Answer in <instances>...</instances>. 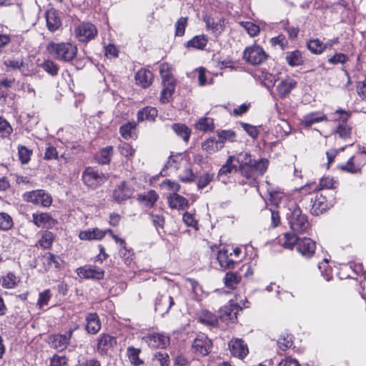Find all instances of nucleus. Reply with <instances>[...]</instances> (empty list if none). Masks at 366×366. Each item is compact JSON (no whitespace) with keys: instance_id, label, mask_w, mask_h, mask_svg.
<instances>
[{"instance_id":"61","label":"nucleus","mask_w":366,"mask_h":366,"mask_svg":"<svg viewBox=\"0 0 366 366\" xmlns=\"http://www.w3.org/2000/svg\"><path fill=\"white\" fill-rule=\"evenodd\" d=\"M318 267L325 280L330 281L332 279V269L328 266V259H325L319 264Z\"/></svg>"},{"instance_id":"27","label":"nucleus","mask_w":366,"mask_h":366,"mask_svg":"<svg viewBox=\"0 0 366 366\" xmlns=\"http://www.w3.org/2000/svg\"><path fill=\"white\" fill-rule=\"evenodd\" d=\"M45 17L47 27L51 31H56L61 24L56 11L53 9L46 12Z\"/></svg>"},{"instance_id":"46","label":"nucleus","mask_w":366,"mask_h":366,"mask_svg":"<svg viewBox=\"0 0 366 366\" xmlns=\"http://www.w3.org/2000/svg\"><path fill=\"white\" fill-rule=\"evenodd\" d=\"M136 123L135 122H128L127 124H123L119 128V132L122 137L128 139L132 137V133L136 129Z\"/></svg>"},{"instance_id":"43","label":"nucleus","mask_w":366,"mask_h":366,"mask_svg":"<svg viewBox=\"0 0 366 366\" xmlns=\"http://www.w3.org/2000/svg\"><path fill=\"white\" fill-rule=\"evenodd\" d=\"M172 129L177 136L181 137L184 142H188L191 134V130L184 124H174Z\"/></svg>"},{"instance_id":"48","label":"nucleus","mask_w":366,"mask_h":366,"mask_svg":"<svg viewBox=\"0 0 366 366\" xmlns=\"http://www.w3.org/2000/svg\"><path fill=\"white\" fill-rule=\"evenodd\" d=\"M14 225V222L11 216L6 212H0V229L7 231Z\"/></svg>"},{"instance_id":"17","label":"nucleus","mask_w":366,"mask_h":366,"mask_svg":"<svg viewBox=\"0 0 366 366\" xmlns=\"http://www.w3.org/2000/svg\"><path fill=\"white\" fill-rule=\"evenodd\" d=\"M133 189L126 182H122L113 192V197L118 202L129 199L133 194Z\"/></svg>"},{"instance_id":"20","label":"nucleus","mask_w":366,"mask_h":366,"mask_svg":"<svg viewBox=\"0 0 366 366\" xmlns=\"http://www.w3.org/2000/svg\"><path fill=\"white\" fill-rule=\"evenodd\" d=\"M4 64L8 70H19L25 76L29 74L28 65L24 63L22 57H11L7 59L4 60Z\"/></svg>"},{"instance_id":"34","label":"nucleus","mask_w":366,"mask_h":366,"mask_svg":"<svg viewBox=\"0 0 366 366\" xmlns=\"http://www.w3.org/2000/svg\"><path fill=\"white\" fill-rule=\"evenodd\" d=\"M217 258L219 265L224 269L233 268L234 266L235 262L229 257L228 251L226 249L219 251Z\"/></svg>"},{"instance_id":"18","label":"nucleus","mask_w":366,"mask_h":366,"mask_svg":"<svg viewBox=\"0 0 366 366\" xmlns=\"http://www.w3.org/2000/svg\"><path fill=\"white\" fill-rule=\"evenodd\" d=\"M174 304L173 298L167 295H159L155 300V310L161 315H164L169 311Z\"/></svg>"},{"instance_id":"33","label":"nucleus","mask_w":366,"mask_h":366,"mask_svg":"<svg viewBox=\"0 0 366 366\" xmlns=\"http://www.w3.org/2000/svg\"><path fill=\"white\" fill-rule=\"evenodd\" d=\"M285 59L291 66H300L304 63V57L299 50L287 52Z\"/></svg>"},{"instance_id":"13","label":"nucleus","mask_w":366,"mask_h":366,"mask_svg":"<svg viewBox=\"0 0 366 366\" xmlns=\"http://www.w3.org/2000/svg\"><path fill=\"white\" fill-rule=\"evenodd\" d=\"M228 346L232 355L240 360L244 359L249 353L247 345L240 338L232 339Z\"/></svg>"},{"instance_id":"25","label":"nucleus","mask_w":366,"mask_h":366,"mask_svg":"<svg viewBox=\"0 0 366 366\" xmlns=\"http://www.w3.org/2000/svg\"><path fill=\"white\" fill-rule=\"evenodd\" d=\"M86 321V330L88 333L95 335L100 330L102 325L99 316L96 313L88 314Z\"/></svg>"},{"instance_id":"52","label":"nucleus","mask_w":366,"mask_h":366,"mask_svg":"<svg viewBox=\"0 0 366 366\" xmlns=\"http://www.w3.org/2000/svg\"><path fill=\"white\" fill-rule=\"evenodd\" d=\"M139 353L140 350L139 349H136L133 347H129L127 348V355L132 365H139L142 363V361L139 357Z\"/></svg>"},{"instance_id":"60","label":"nucleus","mask_w":366,"mask_h":366,"mask_svg":"<svg viewBox=\"0 0 366 366\" xmlns=\"http://www.w3.org/2000/svg\"><path fill=\"white\" fill-rule=\"evenodd\" d=\"M113 147H107L102 149L99 155V161L102 164H108L110 162Z\"/></svg>"},{"instance_id":"49","label":"nucleus","mask_w":366,"mask_h":366,"mask_svg":"<svg viewBox=\"0 0 366 366\" xmlns=\"http://www.w3.org/2000/svg\"><path fill=\"white\" fill-rule=\"evenodd\" d=\"M326 119V117L320 113H312L304 117V124L309 127L315 123L322 122Z\"/></svg>"},{"instance_id":"45","label":"nucleus","mask_w":366,"mask_h":366,"mask_svg":"<svg viewBox=\"0 0 366 366\" xmlns=\"http://www.w3.org/2000/svg\"><path fill=\"white\" fill-rule=\"evenodd\" d=\"M307 49L315 54H320L325 51L323 42L318 39H311L307 43Z\"/></svg>"},{"instance_id":"63","label":"nucleus","mask_w":366,"mask_h":366,"mask_svg":"<svg viewBox=\"0 0 366 366\" xmlns=\"http://www.w3.org/2000/svg\"><path fill=\"white\" fill-rule=\"evenodd\" d=\"M12 127L3 117H0V137H6L12 132Z\"/></svg>"},{"instance_id":"59","label":"nucleus","mask_w":366,"mask_h":366,"mask_svg":"<svg viewBox=\"0 0 366 366\" xmlns=\"http://www.w3.org/2000/svg\"><path fill=\"white\" fill-rule=\"evenodd\" d=\"M285 242L283 243V245L285 248L292 249L294 245L295 244L297 246V241L299 240V238L297 237L296 234L294 233H285Z\"/></svg>"},{"instance_id":"12","label":"nucleus","mask_w":366,"mask_h":366,"mask_svg":"<svg viewBox=\"0 0 366 366\" xmlns=\"http://www.w3.org/2000/svg\"><path fill=\"white\" fill-rule=\"evenodd\" d=\"M211 348L212 342L204 334L198 335L192 344L194 352L202 356L207 355L211 352Z\"/></svg>"},{"instance_id":"15","label":"nucleus","mask_w":366,"mask_h":366,"mask_svg":"<svg viewBox=\"0 0 366 366\" xmlns=\"http://www.w3.org/2000/svg\"><path fill=\"white\" fill-rule=\"evenodd\" d=\"M297 251L304 257L310 258L315 254L316 243L308 237L299 238L297 244Z\"/></svg>"},{"instance_id":"4","label":"nucleus","mask_w":366,"mask_h":366,"mask_svg":"<svg viewBox=\"0 0 366 366\" xmlns=\"http://www.w3.org/2000/svg\"><path fill=\"white\" fill-rule=\"evenodd\" d=\"M288 214V222L292 231L295 233L301 234L305 232L309 227V222L307 217L302 214V210L297 205L290 209Z\"/></svg>"},{"instance_id":"29","label":"nucleus","mask_w":366,"mask_h":366,"mask_svg":"<svg viewBox=\"0 0 366 366\" xmlns=\"http://www.w3.org/2000/svg\"><path fill=\"white\" fill-rule=\"evenodd\" d=\"M168 203L171 208L179 210L184 209L189 205L188 200L177 193H173L169 196Z\"/></svg>"},{"instance_id":"32","label":"nucleus","mask_w":366,"mask_h":366,"mask_svg":"<svg viewBox=\"0 0 366 366\" xmlns=\"http://www.w3.org/2000/svg\"><path fill=\"white\" fill-rule=\"evenodd\" d=\"M42 262L46 272L49 271L53 265L56 269H59L61 266L59 257L50 252L46 253L43 256Z\"/></svg>"},{"instance_id":"62","label":"nucleus","mask_w":366,"mask_h":366,"mask_svg":"<svg viewBox=\"0 0 366 366\" xmlns=\"http://www.w3.org/2000/svg\"><path fill=\"white\" fill-rule=\"evenodd\" d=\"M349 60L348 56L342 53H336L332 56L330 57L327 59L329 64L335 65V64H344Z\"/></svg>"},{"instance_id":"42","label":"nucleus","mask_w":366,"mask_h":366,"mask_svg":"<svg viewBox=\"0 0 366 366\" xmlns=\"http://www.w3.org/2000/svg\"><path fill=\"white\" fill-rule=\"evenodd\" d=\"M262 84L268 89H272L277 80V76L265 71H262L259 75Z\"/></svg>"},{"instance_id":"57","label":"nucleus","mask_w":366,"mask_h":366,"mask_svg":"<svg viewBox=\"0 0 366 366\" xmlns=\"http://www.w3.org/2000/svg\"><path fill=\"white\" fill-rule=\"evenodd\" d=\"M239 24L251 36H257L259 33V27L250 21H241Z\"/></svg>"},{"instance_id":"53","label":"nucleus","mask_w":366,"mask_h":366,"mask_svg":"<svg viewBox=\"0 0 366 366\" xmlns=\"http://www.w3.org/2000/svg\"><path fill=\"white\" fill-rule=\"evenodd\" d=\"M214 178V174L210 172L204 173L201 175L197 182V188L202 189L206 187Z\"/></svg>"},{"instance_id":"6","label":"nucleus","mask_w":366,"mask_h":366,"mask_svg":"<svg viewBox=\"0 0 366 366\" xmlns=\"http://www.w3.org/2000/svg\"><path fill=\"white\" fill-rule=\"evenodd\" d=\"M24 199L34 204L48 207L52 203V197L43 189H36L24 194Z\"/></svg>"},{"instance_id":"30","label":"nucleus","mask_w":366,"mask_h":366,"mask_svg":"<svg viewBox=\"0 0 366 366\" xmlns=\"http://www.w3.org/2000/svg\"><path fill=\"white\" fill-rule=\"evenodd\" d=\"M337 113H340L343 114L342 123L340 124L337 127L336 132L339 134V136L342 139H347L350 137L351 134V128L347 125L346 121L349 118V114L343 111V110H337Z\"/></svg>"},{"instance_id":"31","label":"nucleus","mask_w":366,"mask_h":366,"mask_svg":"<svg viewBox=\"0 0 366 366\" xmlns=\"http://www.w3.org/2000/svg\"><path fill=\"white\" fill-rule=\"evenodd\" d=\"M234 162V156H229L227 159L226 163L220 168L218 172V178L219 180L225 183V180L222 179L224 175H227L233 171H237L238 168L236 165L233 164Z\"/></svg>"},{"instance_id":"7","label":"nucleus","mask_w":366,"mask_h":366,"mask_svg":"<svg viewBox=\"0 0 366 366\" xmlns=\"http://www.w3.org/2000/svg\"><path fill=\"white\" fill-rule=\"evenodd\" d=\"M108 177L93 167H87L82 173L84 183L89 187L96 188L107 181Z\"/></svg>"},{"instance_id":"5","label":"nucleus","mask_w":366,"mask_h":366,"mask_svg":"<svg viewBox=\"0 0 366 366\" xmlns=\"http://www.w3.org/2000/svg\"><path fill=\"white\" fill-rule=\"evenodd\" d=\"M267 57L268 55L263 48L257 44L247 47L243 53L244 59L252 65H258L264 62Z\"/></svg>"},{"instance_id":"55","label":"nucleus","mask_w":366,"mask_h":366,"mask_svg":"<svg viewBox=\"0 0 366 366\" xmlns=\"http://www.w3.org/2000/svg\"><path fill=\"white\" fill-rule=\"evenodd\" d=\"M278 347L285 351L292 345V338L290 335H282L280 337L277 341Z\"/></svg>"},{"instance_id":"9","label":"nucleus","mask_w":366,"mask_h":366,"mask_svg":"<svg viewBox=\"0 0 366 366\" xmlns=\"http://www.w3.org/2000/svg\"><path fill=\"white\" fill-rule=\"evenodd\" d=\"M74 33L79 41L87 42L97 36V29L94 24L83 22L75 28Z\"/></svg>"},{"instance_id":"10","label":"nucleus","mask_w":366,"mask_h":366,"mask_svg":"<svg viewBox=\"0 0 366 366\" xmlns=\"http://www.w3.org/2000/svg\"><path fill=\"white\" fill-rule=\"evenodd\" d=\"M77 275L82 279L100 280L104 278V271L96 265L86 264L76 269Z\"/></svg>"},{"instance_id":"2","label":"nucleus","mask_w":366,"mask_h":366,"mask_svg":"<svg viewBox=\"0 0 366 366\" xmlns=\"http://www.w3.org/2000/svg\"><path fill=\"white\" fill-rule=\"evenodd\" d=\"M159 74L162 77V90L161 92L160 102L167 103L169 101L176 86V81L172 73V67L167 63H163L159 67Z\"/></svg>"},{"instance_id":"23","label":"nucleus","mask_w":366,"mask_h":366,"mask_svg":"<svg viewBox=\"0 0 366 366\" xmlns=\"http://www.w3.org/2000/svg\"><path fill=\"white\" fill-rule=\"evenodd\" d=\"M116 343L115 337L108 334H103L98 340L97 352L101 355H105Z\"/></svg>"},{"instance_id":"50","label":"nucleus","mask_w":366,"mask_h":366,"mask_svg":"<svg viewBox=\"0 0 366 366\" xmlns=\"http://www.w3.org/2000/svg\"><path fill=\"white\" fill-rule=\"evenodd\" d=\"M19 282L16 275L12 272H9L2 280V286L6 289L14 288Z\"/></svg>"},{"instance_id":"11","label":"nucleus","mask_w":366,"mask_h":366,"mask_svg":"<svg viewBox=\"0 0 366 366\" xmlns=\"http://www.w3.org/2000/svg\"><path fill=\"white\" fill-rule=\"evenodd\" d=\"M76 329V327L70 328L64 334H56L50 336L49 343L51 346L60 351L65 350L72 337L74 330Z\"/></svg>"},{"instance_id":"35","label":"nucleus","mask_w":366,"mask_h":366,"mask_svg":"<svg viewBox=\"0 0 366 366\" xmlns=\"http://www.w3.org/2000/svg\"><path fill=\"white\" fill-rule=\"evenodd\" d=\"M157 116V110L154 107H147L138 112L137 120L142 122L144 120L153 121Z\"/></svg>"},{"instance_id":"1","label":"nucleus","mask_w":366,"mask_h":366,"mask_svg":"<svg viewBox=\"0 0 366 366\" xmlns=\"http://www.w3.org/2000/svg\"><path fill=\"white\" fill-rule=\"evenodd\" d=\"M234 156V161L238 163V170L244 178L242 184L255 187L257 179L266 172L269 162L267 159H253L249 152L243 151Z\"/></svg>"},{"instance_id":"24","label":"nucleus","mask_w":366,"mask_h":366,"mask_svg":"<svg viewBox=\"0 0 366 366\" xmlns=\"http://www.w3.org/2000/svg\"><path fill=\"white\" fill-rule=\"evenodd\" d=\"M107 231L99 228L88 229L81 231L79 234V238L81 240H101L106 235Z\"/></svg>"},{"instance_id":"51","label":"nucleus","mask_w":366,"mask_h":366,"mask_svg":"<svg viewBox=\"0 0 366 366\" xmlns=\"http://www.w3.org/2000/svg\"><path fill=\"white\" fill-rule=\"evenodd\" d=\"M340 168L347 172L355 174L360 171L361 167L360 164H355L354 162V157H350L346 164L340 166Z\"/></svg>"},{"instance_id":"38","label":"nucleus","mask_w":366,"mask_h":366,"mask_svg":"<svg viewBox=\"0 0 366 366\" xmlns=\"http://www.w3.org/2000/svg\"><path fill=\"white\" fill-rule=\"evenodd\" d=\"M195 128L197 130L204 132L212 131L214 129V120L210 117H201L195 124Z\"/></svg>"},{"instance_id":"22","label":"nucleus","mask_w":366,"mask_h":366,"mask_svg":"<svg viewBox=\"0 0 366 366\" xmlns=\"http://www.w3.org/2000/svg\"><path fill=\"white\" fill-rule=\"evenodd\" d=\"M32 217L34 224L38 227L51 228L56 224L55 220L48 213H34Z\"/></svg>"},{"instance_id":"3","label":"nucleus","mask_w":366,"mask_h":366,"mask_svg":"<svg viewBox=\"0 0 366 366\" xmlns=\"http://www.w3.org/2000/svg\"><path fill=\"white\" fill-rule=\"evenodd\" d=\"M47 50L54 58L63 61L74 59L78 51L76 46L69 42L50 43Z\"/></svg>"},{"instance_id":"8","label":"nucleus","mask_w":366,"mask_h":366,"mask_svg":"<svg viewBox=\"0 0 366 366\" xmlns=\"http://www.w3.org/2000/svg\"><path fill=\"white\" fill-rule=\"evenodd\" d=\"M311 212L315 215H319L330 208L335 203V198L327 199L322 192L317 193L315 199H311Z\"/></svg>"},{"instance_id":"16","label":"nucleus","mask_w":366,"mask_h":366,"mask_svg":"<svg viewBox=\"0 0 366 366\" xmlns=\"http://www.w3.org/2000/svg\"><path fill=\"white\" fill-rule=\"evenodd\" d=\"M204 21L206 24V28L210 31L215 36L221 34L225 28V20L223 18L214 19L209 16L204 17Z\"/></svg>"},{"instance_id":"58","label":"nucleus","mask_w":366,"mask_h":366,"mask_svg":"<svg viewBox=\"0 0 366 366\" xmlns=\"http://www.w3.org/2000/svg\"><path fill=\"white\" fill-rule=\"evenodd\" d=\"M54 241V234L51 232H45L41 238L39 240V245L44 248H49Z\"/></svg>"},{"instance_id":"56","label":"nucleus","mask_w":366,"mask_h":366,"mask_svg":"<svg viewBox=\"0 0 366 366\" xmlns=\"http://www.w3.org/2000/svg\"><path fill=\"white\" fill-rule=\"evenodd\" d=\"M40 66L48 74L55 76L58 74L59 67L51 60H45L40 64Z\"/></svg>"},{"instance_id":"26","label":"nucleus","mask_w":366,"mask_h":366,"mask_svg":"<svg viewBox=\"0 0 366 366\" xmlns=\"http://www.w3.org/2000/svg\"><path fill=\"white\" fill-rule=\"evenodd\" d=\"M152 73L144 69L139 70L135 75L137 84L141 86L142 88H147L152 84Z\"/></svg>"},{"instance_id":"36","label":"nucleus","mask_w":366,"mask_h":366,"mask_svg":"<svg viewBox=\"0 0 366 366\" xmlns=\"http://www.w3.org/2000/svg\"><path fill=\"white\" fill-rule=\"evenodd\" d=\"M198 320L202 324L212 327L216 326L218 322L216 315L207 310H202L198 315Z\"/></svg>"},{"instance_id":"54","label":"nucleus","mask_w":366,"mask_h":366,"mask_svg":"<svg viewBox=\"0 0 366 366\" xmlns=\"http://www.w3.org/2000/svg\"><path fill=\"white\" fill-rule=\"evenodd\" d=\"M18 154L19 160L22 164H27L30 159L31 155L32 154L31 150L29 149L24 146L19 145L18 146Z\"/></svg>"},{"instance_id":"40","label":"nucleus","mask_w":366,"mask_h":366,"mask_svg":"<svg viewBox=\"0 0 366 366\" xmlns=\"http://www.w3.org/2000/svg\"><path fill=\"white\" fill-rule=\"evenodd\" d=\"M158 199V194L154 190H149L147 193L139 194L138 199L146 207H152Z\"/></svg>"},{"instance_id":"37","label":"nucleus","mask_w":366,"mask_h":366,"mask_svg":"<svg viewBox=\"0 0 366 366\" xmlns=\"http://www.w3.org/2000/svg\"><path fill=\"white\" fill-rule=\"evenodd\" d=\"M202 147L203 150L209 154L215 153L223 148L222 143H219L218 139L214 137L207 139Z\"/></svg>"},{"instance_id":"39","label":"nucleus","mask_w":366,"mask_h":366,"mask_svg":"<svg viewBox=\"0 0 366 366\" xmlns=\"http://www.w3.org/2000/svg\"><path fill=\"white\" fill-rule=\"evenodd\" d=\"M217 135L218 141L222 143V147H224L226 142H234L236 140V133L232 130H217Z\"/></svg>"},{"instance_id":"14","label":"nucleus","mask_w":366,"mask_h":366,"mask_svg":"<svg viewBox=\"0 0 366 366\" xmlns=\"http://www.w3.org/2000/svg\"><path fill=\"white\" fill-rule=\"evenodd\" d=\"M142 341L151 348H165L169 344V337L159 333H154L145 335L142 338Z\"/></svg>"},{"instance_id":"28","label":"nucleus","mask_w":366,"mask_h":366,"mask_svg":"<svg viewBox=\"0 0 366 366\" xmlns=\"http://www.w3.org/2000/svg\"><path fill=\"white\" fill-rule=\"evenodd\" d=\"M238 307L236 304H231L229 307H224L220 310L219 317L222 321L234 322L237 320Z\"/></svg>"},{"instance_id":"19","label":"nucleus","mask_w":366,"mask_h":366,"mask_svg":"<svg viewBox=\"0 0 366 366\" xmlns=\"http://www.w3.org/2000/svg\"><path fill=\"white\" fill-rule=\"evenodd\" d=\"M339 185V182L333 177H325L320 179L319 185L310 184L302 187V190H306L307 187H312L313 191H322L323 189H335Z\"/></svg>"},{"instance_id":"44","label":"nucleus","mask_w":366,"mask_h":366,"mask_svg":"<svg viewBox=\"0 0 366 366\" xmlns=\"http://www.w3.org/2000/svg\"><path fill=\"white\" fill-rule=\"evenodd\" d=\"M241 275L236 272H229L224 277V284L227 287L234 289L239 283Z\"/></svg>"},{"instance_id":"47","label":"nucleus","mask_w":366,"mask_h":366,"mask_svg":"<svg viewBox=\"0 0 366 366\" xmlns=\"http://www.w3.org/2000/svg\"><path fill=\"white\" fill-rule=\"evenodd\" d=\"M150 218H151V220H152L154 226L156 228H158V227L163 228L164 223H165V220H164V214H163L162 211L159 210V211H154V212H151Z\"/></svg>"},{"instance_id":"64","label":"nucleus","mask_w":366,"mask_h":366,"mask_svg":"<svg viewBox=\"0 0 366 366\" xmlns=\"http://www.w3.org/2000/svg\"><path fill=\"white\" fill-rule=\"evenodd\" d=\"M119 150L122 155L125 157H132L135 152V150L132 147L130 144L127 142H121L119 145Z\"/></svg>"},{"instance_id":"41","label":"nucleus","mask_w":366,"mask_h":366,"mask_svg":"<svg viewBox=\"0 0 366 366\" xmlns=\"http://www.w3.org/2000/svg\"><path fill=\"white\" fill-rule=\"evenodd\" d=\"M207 42L208 38L205 35H197L187 42V47L202 50L207 46Z\"/></svg>"},{"instance_id":"21","label":"nucleus","mask_w":366,"mask_h":366,"mask_svg":"<svg viewBox=\"0 0 366 366\" xmlns=\"http://www.w3.org/2000/svg\"><path fill=\"white\" fill-rule=\"evenodd\" d=\"M297 82L290 76L282 79L277 86V92L280 98L287 97L291 91L297 86Z\"/></svg>"}]
</instances>
